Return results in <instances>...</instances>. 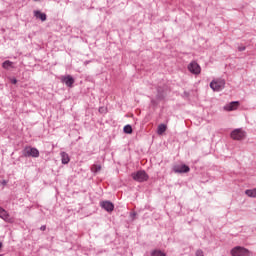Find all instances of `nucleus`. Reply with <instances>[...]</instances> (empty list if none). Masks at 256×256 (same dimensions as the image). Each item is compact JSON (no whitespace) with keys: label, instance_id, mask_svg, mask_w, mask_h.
<instances>
[{"label":"nucleus","instance_id":"nucleus-7","mask_svg":"<svg viewBox=\"0 0 256 256\" xmlns=\"http://www.w3.org/2000/svg\"><path fill=\"white\" fill-rule=\"evenodd\" d=\"M61 81L65 83L67 87H73V83H75V79L72 78L71 75L62 76Z\"/></svg>","mask_w":256,"mask_h":256},{"label":"nucleus","instance_id":"nucleus-25","mask_svg":"<svg viewBox=\"0 0 256 256\" xmlns=\"http://www.w3.org/2000/svg\"><path fill=\"white\" fill-rule=\"evenodd\" d=\"M7 182L4 181V185L6 184Z\"/></svg>","mask_w":256,"mask_h":256},{"label":"nucleus","instance_id":"nucleus-10","mask_svg":"<svg viewBox=\"0 0 256 256\" xmlns=\"http://www.w3.org/2000/svg\"><path fill=\"white\" fill-rule=\"evenodd\" d=\"M0 218L6 221V223H14L13 218L9 216V213L5 209L0 212Z\"/></svg>","mask_w":256,"mask_h":256},{"label":"nucleus","instance_id":"nucleus-18","mask_svg":"<svg viewBox=\"0 0 256 256\" xmlns=\"http://www.w3.org/2000/svg\"><path fill=\"white\" fill-rule=\"evenodd\" d=\"M124 133H127L128 135H131V133H133V128L131 127V125H126L124 126Z\"/></svg>","mask_w":256,"mask_h":256},{"label":"nucleus","instance_id":"nucleus-12","mask_svg":"<svg viewBox=\"0 0 256 256\" xmlns=\"http://www.w3.org/2000/svg\"><path fill=\"white\" fill-rule=\"evenodd\" d=\"M34 17H36V19H41L42 21H47V14L42 13L39 10L34 11Z\"/></svg>","mask_w":256,"mask_h":256},{"label":"nucleus","instance_id":"nucleus-19","mask_svg":"<svg viewBox=\"0 0 256 256\" xmlns=\"http://www.w3.org/2000/svg\"><path fill=\"white\" fill-rule=\"evenodd\" d=\"M151 256H166L164 252H161V250H155L152 252Z\"/></svg>","mask_w":256,"mask_h":256},{"label":"nucleus","instance_id":"nucleus-11","mask_svg":"<svg viewBox=\"0 0 256 256\" xmlns=\"http://www.w3.org/2000/svg\"><path fill=\"white\" fill-rule=\"evenodd\" d=\"M102 209H105V211H108V213H111L115 209V206L110 201H104L101 202Z\"/></svg>","mask_w":256,"mask_h":256},{"label":"nucleus","instance_id":"nucleus-6","mask_svg":"<svg viewBox=\"0 0 256 256\" xmlns=\"http://www.w3.org/2000/svg\"><path fill=\"white\" fill-rule=\"evenodd\" d=\"M188 71L193 75H199L201 74V66H199L197 62L193 61L188 65Z\"/></svg>","mask_w":256,"mask_h":256},{"label":"nucleus","instance_id":"nucleus-16","mask_svg":"<svg viewBox=\"0 0 256 256\" xmlns=\"http://www.w3.org/2000/svg\"><path fill=\"white\" fill-rule=\"evenodd\" d=\"M91 171H92V173H99V171H101V165L100 164H94L91 167Z\"/></svg>","mask_w":256,"mask_h":256},{"label":"nucleus","instance_id":"nucleus-2","mask_svg":"<svg viewBox=\"0 0 256 256\" xmlns=\"http://www.w3.org/2000/svg\"><path fill=\"white\" fill-rule=\"evenodd\" d=\"M230 136L235 141H243V139H245V137H247V132H245L241 128H237L231 132Z\"/></svg>","mask_w":256,"mask_h":256},{"label":"nucleus","instance_id":"nucleus-26","mask_svg":"<svg viewBox=\"0 0 256 256\" xmlns=\"http://www.w3.org/2000/svg\"><path fill=\"white\" fill-rule=\"evenodd\" d=\"M99 111H103V110H101V108H100V110Z\"/></svg>","mask_w":256,"mask_h":256},{"label":"nucleus","instance_id":"nucleus-3","mask_svg":"<svg viewBox=\"0 0 256 256\" xmlns=\"http://www.w3.org/2000/svg\"><path fill=\"white\" fill-rule=\"evenodd\" d=\"M132 178L134 181H138V183H143L149 179V175H147V172L140 170L132 173Z\"/></svg>","mask_w":256,"mask_h":256},{"label":"nucleus","instance_id":"nucleus-14","mask_svg":"<svg viewBox=\"0 0 256 256\" xmlns=\"http://www.w3.org/2000/svg\"><path fill=\"white\" fill-rule=\"evenodd\" d=\"M245 195H247V197H252V198L256 199V188L247 189L245 191Z\"/></svg>","mask_w":256,"mask_h":256},{"label":"nucleus","instance_id":"nucleus-24","mask_svg":"<svg viewBox=\"0 0 256 256\" xmlns=\"http://www.w3.org/2000/svg\"><path fill=\"white\" fill-rule=\"evenodd\" d=\"M3 247V243L0 242V249Z\"/></svg>","mask_w":256,"mask_h":256},{"label":"nucleus","instance_id":"nucleus-15","mask_svg":"<svg viewBox=\"0 0 256 256\" xmlns=\"http://www.w3.org/2000/svg\"><path fill=\"white\" fill-rule=\"evenodd\" d=\"M166 131H167V125L160 124L158 126V130H157L158 135H163V133H165Z\"/></svg>","mask_w":256,"mask_h":256},{"label":"nucleus","instance_id":"nucleus-8","mask_svg":"<svg viewBox=\"0 0 256 256\" xmlns=\"http://www.w3.org/2000/svg\"><path fill=\"white\" fill-rule=\"evenodd\" d=\"M239 101H232L225 106V111H237L239 109Z\"/></svg>","mask_w":256,"mask_h":256},{"label":"nucleus","instance_id":"nucleus-1","mask_svg":"<svg viewBox=\"0 0 256 256\" xmlns=\"http://www.w3.org/2000/svg\"><path fill=\"white\" fill-rule=\"evenodd\" d=\"M230 253L232 256H253L252 251L242 246L234 247Z\"/></svg>","mask_w":256,"mask_h":256},{"label":"nucleus","instance_id":"nucleus-13","mask_svg":"<svg viewBox=\"0 0 256 256\" xmlns=\"http://www.w3.org/2000/svg\"><path fill=\"white\" fill-rule=\"evenodd\" d=\"M60 155L63 165H67L71 161V158H69V154H67V152H61Z\"/></svg>","mask_w":256,"mask_h":256},{"label":"nucleus","instance_id":"nucleus-5","mask_svg":"<svg viewBox=\"0 0 256 256\" xmlns=\"http://www.w3.org/2000/svg\"><path fill=\"white\" fill-rule=\"evenodd\" d=\"M223 87H225V81L221 79L213 80L210 83V88L212 91H221L223 90Z\"/></svg>","mask_w":256,"mask_h":256},{"label":"nucleus","instance_id":"nucleus-4","mask_svg":"<svg viewBox=\"0 0 256 256\" xmlns=\"http://www.w3.org/2000/svg\"><path fill=\"white\" fill-rule=\"evenodd\" d=\"M24 157H39V150L37 148H33L30 146H27L23 150Z\"/></svg>","mask_w":256,"mask_h":256},{"label":"nucleus","instance_id":"nucleus-22","mask_svg":"<svg viewBox=\"0 0 256 256\" xmlns=\"http://www.w3.org/2000/svg\"><path fill=\"white\" fill-rule=\"evenodd\" d=\"M11 83H13V85H16L17 79L13 78V79L11 80Z\"/></svg>","mask_w":256,"mask_h":256},{"label":"nucleus","instance_id":"nucleus-29","mask_svg":"<svg viewBox=\"0 0 256 256\" xmlns=\"http://www.w3.org/2000/svg\"><path fill=\"white\" fill-rule=\"evenodd\" d=\"M0 256H3V255L0 254Z\"/></svg>","mask_w":256,"mask_h":256},{"label":"nucleus","instance_id":"nucleus-9","mask_svg":"<svg viewBox=\"0 0 256 256\" xmlns=\"http://www.w3.org/2000/svg\"><path fill=\"white\" fill-rule=\"evenodd\" d=\"M190 168L189 166L182 164V165H177L174 167V172L175 173H189Z\"/></svg>","mask_w":256,"mask_h":256},{"label":"nucleus","instance_id":"nucleus-28","mask_svg":"<svg viewBox=\"0 0 256 256\" xmlns=\"http://www.w3.org/2000/svg\"><path fill=\"white\" fill-rule=\"evenodd\" d=\"M34 1H38V0H34Z\"/></svg>","mask_w":256,"mask_h":256},{"label":"nucleus","instance_id":"nucleus-17","mask_svg":"<svg viewBox=\"0 0 256 256\" xmlns=\"http://www.w3.org/2000/svg\"><path fill=\"white\" fill-rule=\"evenodd\" d=\"M2 67L3 69H9V67H13V62L6 60L5 62H3Z\"/></svg>","mask_w":256,"mask_h":256},{"label":"nucleus","instance_id":"nucleus-23","mask_svg":"<svg viewBox=\"0 0 256 256\" xmlns=\"http://www.w3.org/2000/svg\"><path fill=\"white\" fill-rule=\"evenodd\" d=\"M45 229H47L46 226H41V227H40V230H41V231H45Z\"/></svg>","mask_w":256,"mask_h":256},{"label":"nucleus","instance_id":"nucleus-27","mask_svg":"<svg viewBox=\"0 0 256 256\" xmlns=\"http://www.w3.org/2000/svg\"><path fill=\"white\" fill-rule=\"evenodd\" d=\"M99 111H103V110H101V108H100V110Z\"/></svg>","mask_w":256,"mask_h":256},{"label":"nucleus","instance_id":"nucleus-20","mask_svg":"<svg viewBox=\"0 0 256 256\" xmlns=\"http://www.w3.org/2000/svg\"><path fill=\"white\" fill-rule=\"evenodd\" d=\"M196 256H203L202 250H197L196 251Z\"/></svg>","mask_w":256,"mask_h":256},{"label":"nucleus","instance_id":"nucleus-21","mask_svg":"<svg viewBox=\"0 0 256 256\" xmlns=\"http://www.w3.org/2000/svg\"><path fill=\"white\" fill-rule=\"evenodd\" d=\"M246 47L245 46H238V51H245Z\"/></svg>","mask_w":256,"mask_h":256}]
</instances>
